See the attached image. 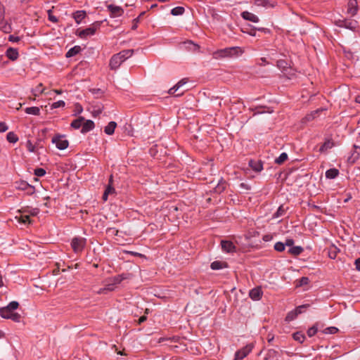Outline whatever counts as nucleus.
Returning <instances> with one entry per match:
<instances>
[{
  "instance_id": "nucleus-1",
  "label": "nucleus",
  "mask_w": 360,
  "mask_h": 360,
  "mask_svg": "<svg viewBox=\"0 0 360 360\" xmlns=\"http://www.w3.org/2000/svg\"><path fill=\"white\" fill-rule=\"evenodd\" d=\"M244 53L242 48L239 46L227 47L219 49L213 53V57L215 59H221L224 58H236Z\"/></svg>"
},
{
  "instance_id": "nucleus-2",
  "label": "nucleus",
  "mask_w": 360,
  "mask_h": 360,
  "mask_svg": "<svg viewBox=\"0 0 360 360\" xmlns=\"http://www.w3.org/2000/svg\"><path fill=\"white\" fill-rule=\"evenodd\" d=\"M101 23V21H96L89 27L81 30H77L76 34L82 39L94 35L96 30L100 28Z\"/></svg>"
},
{
  "instance_id": "nucleus-3",
  "label": "nucleus",
  "mask_w": 360,
  "mask_h": 360,
  "mask_svg": "<svg viewBox=\"0 0 360 360\" xmlns=\"http://www.w3.org/2000/svg\"><path fill=\"white\" fill-rule=\"evenodd\" d=\"M14 186L15 189L19 191H23L26 193L27 195H31L34 193L35 188L34 186L29 184L25 181H18L14 183Z\"/></svg>"
},
{
  "instance_id": "nucleus-4",
  "label": "nucleus",
  "mask_w": 360,
  "mask_h": 360,
  "mask_svg": "<svg viewBox=\"0 0 360 360\" xmlns=\"http://www.w3.org/2000/svg\"><path fill=\"white\" fill-rule=\"evenodd\" d=\"M52 143L56 144L58 149L62 150L66 149L69 146V142L65 139V135L56 134L52 139Z\"/></svg>"
},
{
  "instance_id": "nucleus-5",
  "label": "nucleus",
  "mask_w": 360,
  "mask_h": 360,
  "mask_svg": "<svg viewBox=\"0 0 360 360\" xmlns=\"http://www.w3.org/2000/svg\"><path fill=\"white\" fill-rule=\"evenodd\" d=\"M86 240L81 237H75L72 238L71 242V246L75 252L79 253L82 252L85 245Z\"/></svg>"
},
{
  "instance_id": "nucleus-6",
  "label": "nucleus",
  "mask_w": 360,
  "mask_h": 360,
  "mask_svg": "<svg viewBox=\"0 0 360 360\" xmlns=\"http://www.w3.org/2000/svg\"><path fill=\"white\" fill-rule=\"evenodd\" d=\"M253 344H248L236 352L234 360H242L248 356L253 349Z\"/></svg>"
},
{
  "instance_id": "nucleus-7",
  "label": "nucleus",
  "mask_w": 360,
  "mask_h": 360,
  "mask_svg": "<svg viewBox=\"0 0 360 360\" xmlns=\"http://www.w3.org/2000/svg\"><path fill=\"white\" fill-rule=\"evenodd\" d=\"M124 61V58H122L120 53L115 54L112 56L110 60V67L112 70H116L120 65Z\"/></svg>"
},
{
  "instance_id": "nucleus-8",
  "label": "nucleus",
  "mask_w": 360,
  "mask_h": 360,
  "mask_svg": "<svg viewBox=\"0 0 360 360\" xmlns=\"http://www.w3.org/2000/svg\"><path fill=\"white\" fill-rule=\"evenodd\" d=\"M221 245L223 251L226 252H234L236 250V247L229 240H221Z\"/></svg>"
},
{
  "instance_id": "nucleus-9",
  "label": "nucleus",
  "mask_w": 360,
  "mask_h": 360,
  "mask_svg": "<svg viewBox=\"0 0 360 360\" xmlns=\"http://www.w3.org/2000/svg\"><path fill=\"white\" fill-rule=\"evenodd\" d=\"M358 11V3L356 0H349L347 4V13L351 16H354Z\"/></svg>"
},
{
  "instance_id": "nucleus-10",
  "label": "nucleus",
  "mask_w": 360,
  "mask_h": 360,
  "mask_svg": "<svg viewBox=\"0 0 360 360\" xmlns=\"http://www.w3.org/2000/svg\"><path fill=\"white\" fill-rule=\"evenodd\" d=\"M108 9L111 13L112 17L120 16L124 13L123 9L120 6L110 4L108 6Z\"/></svg>"
},
{
  "instance_id": "nucleus-11",
  "label": "nucleus",
  "mask_w": 360,
  "mask_h": 360,
  "mask_svg": "<svg viewBox=\"0 0 360 360\" xmlns=\"http://www.w3.org/2000/svg\"><path fill=\"white\" fill-rule=\"evenodd\" d=\"M6 56L11 60L14 61L18 58L19 53L17 49L10 47L6 52Z\"/></svg>"
},
{
  "instance_id": "nucleus-12",
  "label": "nucleus",
  "mask_w": 360,
  "mask_h": 360,
  "mask_svg": "<svg viewBox=\"0 0 360 360\" xmlns=\"http://www.w3.org/2000/svg\"><path fill=\"white\" fill-rule=\"evenodd\" d=\"M262 292L259 288H255L250 291L249 296L253 300H259L262 297Z\"/></svg>"
},
{
  "instance_id": "nucleus-13",
  "label": "nucleus",
  "mask_w": 360,
  "mask_h": 360,
  "mask_svg": "<svg viewBox=\"0 0 360 360\" xmlns=\"http://www.w3.org/2000/svg\"><path fill=\"white\" fill-rule=\"evenodd\" d=\"M94 122L91 120H88L84 123H82L81 132L82 134H86L92 130L94 128Z\"/></svg>"
},
{
  "instance_id": "nucleus-14",
  "label": "nucleus",
  "mask_w": 360,
  "mask_h": 360,
  "mask_svg": "<svg viewBox=\"0 0 360 360\" xmlns=\"http://www.w3.org/2000/svg\"><path fill=\"white\" fill-rule=\"evenodd\" d=\"M241 16L243 19H245L246 20H249V21H251L253 22H259V18L256 15H255L249 11H243L241 13Z\"/></svg>"
},
{
  "instance_id": "nucleus-15",
  "label": "nucleus",
  "mask_w": 360,
  "mask_h": 360,
  "mask_svg": "<svg viewBox=\"0 0 360 360\" xmlns=\"http://www.w3.org/2000/svg\"><path fill=\"white\" fill-rule=\"evenodd\" d=\"M249 166L255 172H260L263 169V164L259 160H250Z\"/></svg>"
},
{
  "instance_id": "nucleus-16",
  "label": "nucleus",
  "mask_w": 360,
  "mask_h": 360,
  "mask_svg": "<svg viewBox=\"0 0 360 360\" xmlns=\"http://www.w3.org/2000/svg\"><path fill=\"white\" fill-rule=\"evenodd\" d=\"M226 184V181L222 178H221L220 180L218 181L217 185L214 188V192L217 193H222L225 190Z\"/></svg>"
},
{
  "instance_id": "nucleus-17",
  "label": "nucleus",
  "mask_w": 360,
  "mask_h": 360,
  "mask_svg": "<svg viewBox=\"0 0 360 360\" xmlns=\"http://www.w3.org/2000/svg\"><path fill=\"white\" fill-rule=\"evenodd\" d=\"M334 146V143L332 139H326L323 145L320 147L319 151L321 153H324L327 151L328 149L332 148Z\"/></svg>"
},
{
  "instance_id": "nucleus-18",
  "label": "nucleus",
  "mask_w": 360,
  "mask_h": 360,
  "mask_svg": "<svg viewBox=\"0 0 360 360\" xmlns=\"http://www.w3.org/2000/svg\"><path fill=\"white\" fill-rule=\"evenodd\" d=\"M116 127L117 123L114 121H111L105 127L104 131L108 135H112L114 133Z\"/></svg>"
},
{
  "instance_id": "nucleus-19",
  "label": "nucleus",
  "mask_w": 360,
  "mask_h": 360,
  "mask_svg": "<svg viewBox=\"0 0 360 360\" xmlns=\"http://www.w3.org/2000/svg\"><path fill=\"white\" fill-rule=\"evenodd\" d=\"M85 16L86 12L84 11H77L73 14V18L77 24H79Z\"/></svg>"
},
{
  "instance_id": "nucleus-20",
  "label": "nucleus",
  "mask_w": 360,
  "mask_h": 360,
  "mask_svg": "<svg viewBox=\"0 0 360 360\" xmlns=\"http://www.w3.org/2000/svg\"><path fill=\"white\" fill-rule=\"evenodd\" d=\"M127 278V276L126 274H119L115 276H113L112 278H109L110 281H112L115 285L117 284H120L122 281Z\"/></svg>"
},
{
  "instance_id": "nucleus-21",
  "label": "nucleus",
  "mask_w": 360,
  "mask_h": 360,
  "mask_svg": "<svg viewBox=\"0 0 360 360\" xmlns=\"http://www.w3.org/2000/svg\"><path fill=\"white\" fill-rule=\"evenodd\" d=\"M210 267L212 270H219L227 267V264L224 262L214 261L211 263Z\"/></svg>"
},
{
  "instance_id": "nucleus-22",
  "label": "nucleus",
  "mask_w": 360,
  "mask_h": 360,
  "mask_svg": "<svg viewBox=\"0 0 360 360\" xmlns=\"http://www.w3.org/2000/svg\"><path fill=\"white\" fill-rule=\"evenodd\" d=\"M82 51V48L79 46H75L71 48L65 54L66 58H71L76 56Z\"/></svg>"
},
{
  "instance_id": "nucleus-23",
  "label": "nucleus",
  "mask_w": 360,
  "mask_h": 360,
  "mask_svg": "<svg viewBox=\"0 0 360 360\" xmlns=\"http://www.w3.org/2000/svg\"><path fill=\"white\" fill-rule=\"evenodd\" d=\"M357 22L356 21H349L347 20H345L341 22L340 25V27H343L349 30H354L356 27Z\"/></svg>"
},
{
  "instance_id": "nucleus-24",
  "label": "nucleus",
  "mask_w": 360,
  "mask_h": 360,
  "mask_svg": "<svg viewBox=\"0 0 360 360\" xmlns=\"http://www.w3.org/2000/svg\"><path fill=\"white\" fill-rule=\"evenodd\" d=\"M277 66L282 70L283 73H287L288 70H291V68L288 67V63L284 60H279L277 61Z\"/></svg>"
},
{
  "instance_id": "nucleus-25",
  "label": "nucleus",
  "mask_w": 360,
  "mask_h": 360,
  "mask_svg": "<svg viewBox=\"0 0 360 360\" xmlns=\"http://www.w3.org/2000/svg\"><path fill=\"white\" fill-rule=\"evenodd\" d=\"M339 174V170L335 168L329 169L326 172V177L333 179L336 178Z\"/></svg>"
},
{
  "instance_id": "nucleus-26",
  "label": "nucleus",
  "mask_w": 360,
  "mask_h": 360,
  "mask_svg": "<svg viewBox=\"0 0 360 360\" xmlns=\"http://www.w3.org/2000/svg\"><path fill=\"white\" fill-rule=\"evenodd\" d=\"M13 311L8 307H2L0 309V316L4 319H10Z\"/></svg>"
},
{
  "instance_id": "nucleus-27",
  "label": "nucleus",
  "mask_w": 360,
  "mask_h": 360,
  "mask_svg": "<svg viewBox=\"0 0 360 360\" xmlns=\"http://www.w3.org/2000/svg\"><path fill=\"white\" fill-rule=\"evenodd\" d=\"M84 118L83 117H79V118L74 120L72 122L70 126L75 129H78L81 127H82V123L84 122Z\"/></svg>"
},
{
  "instance_id": "nucleus-28",
  "label": "nucleus",
  "mask_w": 360,
  "mask_h": 360,
  "mask_svg": "<svg viewBox=\"0 0 360 360\" xmlns=\"http://www.w3.org/2000/svg\"><path fill=\"white\" fill-rule=\"evenodd\" d=\"M184 47L189 51H195L199 49L198 45L193 43L191 41H187L183 43Z\"/></svg>"
},
{
  "instance_id": "nucleus-29",
  "label": "nucleus",
  "mask_w": 360,
  "mask_h": 360,
  "mask_svg": "<svg viewBox=\"0 0 360 360\" xmlns=\"http://www.w3.org/2000/svg\"><path fill=\"white\" fill-rule=\"evenodd\" d=\"M319 323H316L314 324L311 328H309L307 330V335L309 337H313L317 332H320L319 328Z\"/></svg>"
},
{
  "instance_id": "nucleus-30",
  "label": "nucleus",
  "mask_w": 360,
  "mask_h": 360,
  "mask_svg": "<svg viewBox=\"0 0 360 360\" xmlns=\"http://www.w3.org/2000/svg\"><path fill=\"white\" fill-rule=\"evenodd\" d=\"M319 112V110H316L315 111H313L311 112V113L309 114H307L303 119H302V122L303 123H306L307 122H310L311 120H313L316 116L317 115V114Z\"/></svg>"
},
{
  "instance_id": "nucleus-31",
  "label": "nucleus",
  "mask_w": 360,
  "mask_h": 360,
  "mask_svg": "<svg viewBox=\"0 0 360 360\" xmlns=\"http://www.w3.org/2000/svg\"><path fill=\"white\" fill-rule=\"evenodd\" d=\"M303 252V248L301 246H293L288 250V252L292 255H300Z\"/></svg>"
},
{
  "instance_id": "nucleus-32",
  "label": "nucleus",
  "mask_w": 360,
  "mask_h": 360,
  "mask_svg": "<svg viewBox=\"0 0 360 360\" xmlns=\"http://www.w3.org/2000/svg\"><path fill=\"white\" fill-rule=\"evenodd\" d=\"M338 252H339L338 248L336 246H335V245H332L328 249V257L330 259H334L336 258L337 254H338Z\"/></svg>"
},
{
  "instance_id": "nucleus-33",
  "label": "nucleus",
  "mask_w": 360,
  "mask_h": 360,
  "mask_svg": "<svg viewBox=\"0 0 360 360\" xmlns=\"http://www.w3.org/2000/svg\"><path fill=\"white\" fill-rule=\"evenodd\" d=\"M25 112L29 115H39L40 109L39 107H28L25 109Z\"/></svg>"
},
{
  "instance_id": "nucleus-34",
  "label": "nucleus",
  "mask_w": 360,
  "mask_h": 360,
  "mask_svg": "<svg viewBox=\"0 0 360 360\" xmlns=\"http://www.w3.org/2000/svg\"><path fill=\"white\" fill-rule=\"evenodd\" d=\"M15 219L20 224H31L32 220L30 218L29 215H20L19 217L16 216Z\"/></svg>"
},
{
  "instance_id": "nucleus-35",
  "label": "nucleus",
  "mask_w": 360,
  "mask_h": 360,
  "mask_svg": "<svg viewBox=\"0 0 360 360\" xmlns=\"http://www.w3.org/2000/svg\"><path fill=\"white\" fill-rule=\"evenodd\" d=\"M292 338L295 341L302 343L305 340V335L302 332H296L292 334Z\"/></svg>"
},
{
  "instance_id": "nucleus-36",
  "label": "nucleus",
  "mask_w": 360,
  "mask_h": 360,
  "mask_svg": "<svg viewBox=\"0 0 360 360\" xmlns=\"http://www.w3.org/2000/svg\"><path fill=\"white\" fill-rule=\"evenodd\" d=\"M184 11H185V9L184 7L176 6L172 9L171 14L174 16L181 15L184 14Z\"/></svg>"
},
{
  "instance_id": "nucleus-37",
  "label": "nucleus",
  "mask_w": 360,
  "mask_h": 360,
  "mask_svg": "<svg viewBox=\"0 0 360 360\" xmlns=\"http://www.w3.org/2000/svg\"><path fill=\"white\" fill-rule=\"evenodd\" d=\"M6 139L10 143H16L18 141V136L13 131H10L6 135Z\"/></svg>"
},
{
  "instance_id": "nucleus-38",
  "label": "nucleus",
  "mask_w": 360,
  "mask_h": 360,
  "mask_svg": "<svg viewBox=\"0 0 360 360\" xmlns=\"http://www.w3.org/2000/svg\"><path fill=\"white\" fill-rule=\"evenodd\" d=\"M338 331V328L334 326L328 327L323 330H320L322 334H335Z\"/></svg>"
},
{
  "instance_id": "nucleus-39",
  "label": "nucleus",
  "mask_w": 360,
  "mask_h": 360,
  "mask_svg": "<svg viewBox=\"0 0 360 360\" xmlns=\"http://www.w3.org/2000/svg\"><path fill=\"white\" fill-rule=\"evenodd\" d=\"M0 29L5 33H9L12 30L11 25L4 21L0 22Z\"/></svg>"
},
{
  "instance_id": "nucleus-40",
  "label": "nucleus",
  "mask_w": 360,
  "mask_h": 360,
  "mask_svg": "<svg viewBox=\"0 0 360 360\" xmlns=\"http://www.w3.org/2000/svg\"><path fill=\"white\" fill-rule=\"evenodd\" d=\"M133 53H134L133 49H126V50H123V51H120V54L122 56V58H123L124 60H126L127 58H129V57H131L132 56Z\"/></svg>"
},
{
  "instance_id": "nucleus-41",
  "label": "nucleus",
  "mask_w": 360,
  "mask_h": 360,
  "mask_svg": "<svg viewBox=\"0 0 360 360\" xmlns=\"http://www.w3.org/2000/svg\"><path fill=\"white\" fill-rule=\"evenodd\" d=\"M288 159L286 153H282L276 160L275 162L278 165L283 164Z\"/></svg>"
},
{
  "instance_id": "nucleus-42",
  "label": "nucleus",
  "mask_w": 360,
  "mask_h": 360,
  "mask_svg": "<svg viewBox=\"0 0 360 360\" xmlns=\"http://www.w3.org/2000/svg\"><path fill=\"white\" fill-rule=\"evenodd\" d=\"M285 209L284 208L283 205H281L277 211L274 214V218H278L280 217H282L285 214Z\"/></svg>"
},
{
  "instance_id": "nucleus-43",
  "label": "nucleus",
  "mask_w": 360,
  "mask_h": 360,
  "mask_svg": "<svg viewBox=\"0 0 360 360\" xmlns=\"http://www.w3.org/2000/svg\"><path fill=\"white\" fill-rule=\"evenodd\" d=\"M239 188L243 193H247L251 189V186L245 182H242L239 184Z\"/></svg>"
},
{
  "instance_id": "nucleus-44",
  "label": "nucleus",
  "mask_w": 360,
  "mask_h": 360,
  "mask_svg": "<svg viewBox=\"0 0 360 360\" xmlns=\"http://www.w3.org/2000/svg\"><path fill=\"white\" fill-rule=\"evenodd\" d=\"M44 92V89H42V84H39L35 89L32 90V93L35 96H39V94Z\"/></svg>"
},
{
  "instance_id": "nucleus-45",
  "label": "nucleus",
  "mask_w": 360,
  "mask_h": 360,
  "mask_svg": "<svg viewBox=\"0 0 360 360\" xmlns=\"http://www.w3.org/2000/svg\"><path fill=\"white\" fill-rule=\"evenodd\" d=\"M274 249L278 252H283L285 250V244L282 242H277L274 245Z\"/></svg>"
},
{
  "instance_id": "nucleus-46",
  "label": "nucleus",
  "mask_w": 360,
  "mask_h": 360,
  "mask_svg": "<svg viewBox=\"0 0 360 360\" xmlns=\"http://www.w3.org/2000/svg\"><path fill=\"white\" fill-rule=\"evenodd\" d=\"M309 307V304L300 305L295 309V312L297 314V315H298L300 314H302L304 311V310L308 308Z\"/></svg>"
},
{
  "instance_id": "nucleus-47",
  "label": "nucleus",
  "mask_w": 360,
  "mask_h": 360,
  "mask_svg": "<svg viewBox=\"0 0 360 360\" xmlns=\"http://www.w3.org/2000/svg\"><path fill=\"white\" fill-rule=\"evenodd\" d=\"M34 174L37 176H43L46 174V171L43 168H37L34 169Z\"/></svg>"
},
{
  "instance_id": "nucleus-48",
  "label": "nucleus",
  "mask_w": 360,
  "mask_h": 360,
  "mask_svg": "<svg viewBox=\"0 0 360 360\" xmlns=\"http://www.w3.org/2000/svg\"><path fill=\"white\" fill-rule=\"evenodd\" d=\"M18 306L19 303L18 302L12 301L6 306V307H8L10 310H12L13 311V310L18 309Z\"/></svg>"
},
{
  "instance_id": "nucleus-49",
  "label": "nucleus",
  "mask_w": 360,
  "mask_h": 360,
  "mask_svg": "<svg viewBox=\"0 0 360 360\" xmlns=\"http://www.w3.org/2000/svg\"><path fill=\"white\" fill-rule=\"evenodd\" d=\"M65 105V102L63 101H58L56 102H54L51 105V109H55L60 107H64Z\"/></svg>"
},
{
  "instance_id": "nucleus-50",
  "label": "nucleus",
  "mask_w": 360,
  "mask_h": 360,
  "mask_svg": "<svg viewBox=\"0 0 360 360\" xmlns=\"http://www.w3.org/2000/svg\"><path fill=\"white\" fill-rule=\"evenodd\" d=\"M145 14V12H142L139 17L136 18L135 19H134L133 20V25H132V27H131V29L132 30H136V27H137V24L139 22V20H140V18L141 17H142L143 15Z\"/></svg>"
},
{
  "instance_id": "nucleus-51",
  "label": "nucleus",
  "mask_w": 360,
  "mask_h": 360,
  "mask_svg": "<svg viewBox=\"0 0 360 360\" xmlns=\"http://www.w3.org/2000/svg\"><path fill=\"white\" fill-rule=\"evenodd\" d=\"M105 285L108 292H111L115 288V285L112 281H110L109 279L107 281V283Z\"/></svg>"
},
{
  "instance_id": "nucleus-52",
  "label": "nucleus",
  "mask_w": 360,
  "mask_h": 360,
  "mask_svg": "<svg viewBox=\"0 0 360 360\" xmlns=\"http://www.w3.org/2000/svg\"><path fill=\"white\" fill-rule=\"evenodd\" d=\"M9 319H11L15 322H20L21 319V316L18 313L13 312Z\"/></svg>"
},
{
  "instance_id": "nucleus-53",
  "label": "nucleus",
  "mask_w": 360,
  "mask_h": 360,
  "mask_svg": "<svg viewBox=\"0 0 360 360\" xmlns=\"http://www.w3.org/2000/svg\"><path fill=\"white\" fill-rule=\"evenodd\" d=\"M118 232V230L115 228H108L106 229V233L112 236H117Z\"/></svg>"
},
{
  "instance_id": "nucleus-54",
  "label": "nucleus",
  "mask_w": 360,
  "mask_h": 360,
  "mask_svg": "<svg viewBox=\"0 0 360 360\" xmlns=\"http://www.w3.org/2000/svg\"><path fill=\"white\" fill-rule=\"evenodd\" d=\"M104 192H105L108 195H110L114 193L115 190L112 185H108Z\"/></svg>"
},
{
  "instance_id": "nucleus-55",
  "label": "nucleus",
  "mask_w": 360,
  "mask_h": 360,
  "mask_svg": "<svg viewBox=\"0 0 360 360\" xmlns=\"http://www.w3.org/2000/svg\"><path fill=\"white\" fill-rule=\"evenodd\" d=\"M297 314L295 312V311H290L288 314L287 316H286V320L287 321H292L293 320L296 316H297Z\"/></svg>"
},
{
  "instance_id": "nucleus-56",
  "label": "nucleus",
  "mask_w": 360,
  "mask_h": 360,
  "mask_svg": "<svg viewBox=\"0 0 360 360\" xmlns=\"http://www.w3.org/2000/svg\"><path fill=\"white\" fill-rule=\"evenodd\" d=\"M309 281V280L307 277H302L299 281V285L302 286V285H307V284H308Z\"/></svg>"
},
{
  "instance_id": "nucleus-57",
  "label": "nucleus",
  "mask_w": 360,
  "mask_h": 360,
  "mask_svg": "<svg viewBox=\"0 0 360 360\" xmlns=\"http://www.w3.org/2000/svg\"><path fill=\"white\" fill-rule=\"evenodd\" d=\"M75 114H80L83 111V108L79 103H76L75 105Z\"/></svg>"
},
{
  "instance_id": "nucleus-58",
  "label": "nucleus",
  "mask_w": 360,
  "mask_h": 360,
  "mask_svg": "<svg viewBox=\"0 0 360 360\" xmlns=\"http://www.w3.org/2000/svg\"><path fill=\"white\" fill-rule=\"evenodd\" d=\"M256 4L258 6H267L269 4V1L267 0H257Z\"/></svg>"
},
{
  "instance_id": "nucleus-59",
  "label": "nucleus",
  "mask_w": 360,
  "mask_h": 360,
  "mask_svg": "<svg viewBox=\"0 0 360 360\" xmlns=\"http://www.w3.org/2000/svg\"><path fill=\"white\" fill-rule=\"evenodd\" d=\"M27 150L30 152H34L35 147H34V145H32V143H31L30 141H27Z\"/></svg>"
},
{
  "instance_id": "nucleus-60",
  "label": "nucleus",
  "mask_w": 360,
  "mask_h": 360,
  "mask_svg": "<svg viewBox=\"0 0 360 360\" xmlns=\"http://www.w3.org/2000/svg\"><path fill=\"white\" fill-rule=\"evenodd\" d=\"M186 83H187V79H182L176 84H175V86H176V88H178L179 89L183 85H184Z\"/></svg>"
},
{
  "instance_id": "nucleus-61",
  "label": "nucleus",
  "mask_w": 360,
  "mask_h": 360,
  "mask_svg": "<svg viewBox=\"0 0 360 360\" xmlns=\"http://www.w3.org/2000/svg\"><path fill=\"white\" fill-rule=\"evenodd\" d=\"M96 294L98 295H101V294H107L108 292V290L106 289V287L105 286L104 288H101L100 289H98L97 291L95 292Z\"/></svg>"
},
{
  "instance_id": "nucleus-62",
  "label": "nucleus",
  "mask_w": 360,
  "mask_h": 360,
  "mask_svg": "<svg viewBox=\"0 0 360 360\" xmlns=\"http://www.w3.org/2000/svg\"><path fill=\"white\" fill-rule=\"evenodd\" d=\"M20 37H16V36H14V35H10L8 37V40L11 42H18L20 41Z\"/></svg>"
},
{
  "instance_id": "nucleus-63",
  "label": "nucleus",
  "mask_w": 360,
  "mask_h": 360,
  "mask_svg": "<svg viewBox=\"0 0 360 360\" xmlns=\"http://www.w3.org/2000/svg\"><path fill=\"white\" fill-rule=\"evenodd\" d=\"M39 210L38 208H33L29 210V214L32 216H36L39 214Z\"/></svg>"
},
{
  "instance_id": "nucleus-64",
  "label": "nucleus",
  "mask_w": 360,
  "mask_h": 360,
  "mask_svg": "<svg viewBox=\"0 0 360 360\" xmlns=\"http://www.w3.org/2000/svg\"><path fill=\"white\" fill-rule=\"evenodd\" d=\"M355 268L357 271H360V258H358L354 262Z\"/></svg>"
}]
</instances>
